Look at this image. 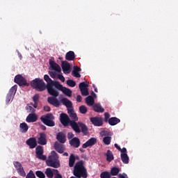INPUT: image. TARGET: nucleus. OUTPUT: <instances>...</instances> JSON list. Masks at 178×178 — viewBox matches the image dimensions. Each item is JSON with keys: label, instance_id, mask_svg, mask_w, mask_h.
<instances>
[{"label": "nucleus", "instance_id": "nucleus-46", "mask_svg": "<svg viewBox=\"0 0 178 178\" xmlns=\"http://www.w3.org/2000/svg\"><path fill=\"white\" fill-rule=\"evenodd\" d=\"M81 95L83 97H87V95H88L90 93L88 92V88L86 89H83L82 90H81Z\"/></svg>", "mask_w": 178, "mask_h": 178}, {"label": "nucleus", "instance_id": "nucleus-21", "mask_svg": "<svg viewBox=\"0 0 178 178\" xmlns=\"http://www.w3.org/2000/svg\"><path fill=\"white\" fill-rule=\"evenodd\" d=\"M26 145L33 149L37 147V140L35 138H30L26 140Z\"/></svg>", "mask_w": 178, "mask_h": 178}, {"label": "nucleus", "instance_id": "nucleus-20", "mask_svg": "<svg viewBox=\"0 0 178 178\" xmlns=\"http://www.w3.org/2000/svg\"><path fill=\"white\" fill-rule=\"evenodd\" d=\"M67 113L72 119L71 122H77V120H79V117H77V114L74 113V110H73V108H68Z\"/></svg>", "mask_w": 178, "mask_h": 178}, {"label": "nucleus", "instance_id": "nucleus-36", "mask_svg": "<svg viewBox=\"0 0 178 178\" xmlns=\"http://www.w3.org/2000/svg\"><path fill=\"white\" fill-rule=\"evenodd\" d=\"M61 91L63 94H65V95L70 97H72V94L73 92L72 90L66 87H64Z\"/></svg>", "mask_w": 178, "mask_h": 178}, {"label": "nucleus", "instance_id": "nucleus-15", "mask_svg": "<svg viewBox=\"0 0 178 178\" xmlns=\"http://www.w3.org/2000/svg\"><path fill=\"white\" fill-rule=\"evenodd\" d=\"M27 123H34L38 120V116L35 113H31L28 115L26 119Z\"/></svg>", "mask_w": 178, "mask_h": 178}, {"label": "nucleus", "instance_id": "nucleus-48", "mask_svg": "<svg viewBox=\"0 0 178 178\" xmlns=\"http://www.w3.org/2000/svg\"><path fill=\"white\" fill-rule=\"evenodd\" d=\"M49 74L51 77V79H56V76L58 74H56V72H55L49 71Z\"/></svg>", "mask_w": 178, "mask_h": 178}, {"label": "nucleus", "instance_id": "nucleus-23", "mask_svg": "<svg viewBox=\"0 0 178 178\" xmlns=\"http://www.w3.org/2000/svg\"><path fill=\"white\" fill-rule=\"evenodd\" d=\"M70 126H71L72 129L75 131V133H81V130H80V125H79V122H76V121H71V123L70 124Z\"/></svg>", "mask_w": 178, "mask_h": 178}, {"label": "nucleus", "instance_id": "nucleus-19", "mask_svg": "<svg viewBox=\"0 0 178 178\" xmlns=\"http://www.w3.org/2000/svg\"><path fill=\"white\" fill-rule=\"evenodd\" d=\"M49 65L51 69L55 70V72H57L58 73H60V72H62L60 66L58 63H55V61L49 60Z\"/></svg>", "mask_w": 178, "mask_h": 178}, {"label": "nucleus", "instance_id": "nucleus-31", "mask_svg": "<svg viewBox=\"0 0 178 178\" xmlns=\"http://www.w3.org/2000/svg\"><path fill=\"white\" fill-rule=\"evenodd\" d=\"M105 156H106L107 162H112V161L115 159L113 153L111 150H107L106 153L105 154Z\"/></svg>", "mask_w": 178, "mask_h": 178}, {"label": "nucleus", "instance_id": "nucleus-41", "mask_svg": "<svg viewBox=\"0 0 178 178\" xmlns=\"http://www.w3.org/2000/svg\"><path fill=\"white\" fill-rule=\"evenodd\" d=\"M101 178H111V173L108 171L102 172L100 175Z\"/></svg>", "mask_w": 178, "mask_h": 178}, {"label": "nucleus", "instance_id": "nucleus-6", "mask_svg": "<svg viewBox=\"0 0 178 178\" xmlns=\"http://www.w3.org/2000/svg\"><path fill=\"white\" fill-rule=\"evenodd\" d=\"M17 91V85L13 86L9 90L8 93L7 94L6 98V102L7 104H9L10 102V100H13V98H15V95H16V92Z\"/></svg>", "mask_w": 178, "mask_h": 178}, {"label": "nucleus", "instance_id": "nucleus-44", "mask_svg": "<svg viewBox=\"0 0 178 178\" xmlns=\"http://www.w3.org/2000/svg\"><path fill=\"white\" fill-rule=\"evenodd\" d=\"M67 84L70 87H76V81L72 80V79H68L67 81Z\"/></svg>", "mask_w": 178, "mask_h": 178}, {"label": "nucleus", "instance_id": "nucleus-3", "mask_svg": "<svg viewBox=\"0 0 178 178\" xmlns=\"http://www.w3.org/2000/svg\"><path fill=\"white\" fill-rule=\"evenodd\" d=\"M31 86L36 90V91H45L47 90V85L45 84V82H44V80L36 78L34 80H33L31 82Z\"/></svg>", "mask_w": 178, "mask_h": 178}, {"label": "nucleus", "instance_id": "nucleus-50", "mask_svg": "<svg viewBox=\"0 0 178 178\" xmlns=\"http://www.w3.org/2000/svg\"><path fill=\"white\" fill-rule=\"evenodd\" d=\"M109 118H111V114L109 113H104V122H108Z\"/></svg>", "mask_w": 178, "mask_h": 178}, {"label": "nucleus", "instance_id": "nucleus-40", "mask_svg": "<svg viewBox=\"0 0 178 178\" xmlns=\"http://www.w3.org/2000/svg\"><path fill=\"white\" fill-rule=\"evenodd\" d=\"M111 140H112V137L106 136L103 138V143H104V144H106V145H109V144H111Z\"/></svg>", "mask_w": 178, "mask_h": 178}, {"label": "nucleus", "instance_id": "nucleus-42", "mask_svg": "<svg viewBox=\"0 0 178 178\" xmlns=\"http://www.w3.org/2000/svg\"><path fill=\"white\" fill-rule=\"evenodd\" d=\"M88 88V84L86 83V82H82L79 83L80 91H83V90H86Z\"/></svg>", "mask_w": 178, "mask_h": 178}, {"label": "nucleus", "instance_id": "nucleus-49", "mask_svg": "<svg viewBox=\"0 0 178 178\" xmlns=\"http://www.w3.org/2000/svg\"><path fill=\"white\" fill-rule=\"evenodd\" d=\"M26 178H35V175H34V172H33V171L31 170L29 173L27 174Z\"/></svg>", "mask_w": 178, "mask_h": 178}, {"label": "nucleus", "instance_id": "nucleus-45", "mask_svg": "<svg viewBox=\"0 0 178 178\" xmlns=\"http://www.w3.org/2000/svg\"><path fill=\"white\" fill-rule=\"evenodd\" d=\"M72 75L77 79H80V77H81V74H80V72H79L72 71Z\"/></svg>", "mask_w": 178, "mask_h": 178}, {"label": "nucleus", "instance_id": "nucleus-8", "mask_svg": "<svg viewBox=\"0 0 178 178\" xmlns=\"http://www.w3.org/2000/svg\"><path fill=\"white\" fill-rule=\"evenodd\" d=\"M60 122L65 127L69 126L72 123V120L69 118V115L65 113H62L60 115Z\"/></svg>", "mask_w": 178, "mask_h": 178}, {"label": "nucleus", "instance_id": "nucleus-13", "mask_svg": "<svg viewBox=\"0 0 178 178\" xmlns=\"http://www.w3.org/2000/svg\"><path fill=\"white\" fill-rule=\"evenodd\" d=\"M44 173H45L47 177L53 178L54 175H55V176H58V175H59V171L58 170L48 168L46 169Z\"/></svg>", "mask_w": 178, "mask_h": 178}, {"label": "nucleus", "instance_id": "nucleus-22", "mask_svg": "<svg viewBox=\"0 0 178 178\" xmlns=\"http://www.w3.org/2000/svg\"><path fill=\"white\" fill-rule=\"evenodd\" d=\"M70 144L74 148H79L80 147V139L77 137L72 138V140H70Z\"/></svg>", "mask_w": 178, "mask_h": 178}, {"label": "nucleus", "instance_id": "nucleus-47", "mask_svg": "<svg viewBox=\"0 0 178 178\" xmlns=\"http://www.w3.org/2000/svg\"><path fill=\"white\" fill-rule=\"evenodd\" d=\"M56 77L58 79V80H60L62 83H65V76L62 74H57Z\"/></svg>", "mask_w": 178, "mask_h": 178}, {"label": "nucleus", "instance_id": "nucleus-57", "mask_svg": "<svg viewBox=\"0 0 178 178\" xmlns=\"http://www.w3.org/2000/svg\"><path fill=\"white\" fill-rule=\"evenodd\" d=\"M44 111H45L46 112H49L51 111V107H49L48 106H45L44 107Z\"/></svg>", "mask_w": 178, "mask_h": 178}, {"label": "nucleus", "instance_id": "nucleus-29", "mask_svg": "<svg viewBox=\"0 0 178 178\" xmlns=\"http://www.w3.org/2000/svg\"><path fill=\"white\" fill-rule=\"evenodd\" d=\"M118 123H120V119L116 118V117H113L111 118L108 120V124L110 126H116Z\"/></svg>", "mask_w": 178, "mask_h": 178}, {"label": "nucleus", "instance_id": "nucleus-12", "mask_svg": "<svg viewBox=\"0 0 178 178\" xmlns=\"http://www.w3.org/2000/svg\"><path fill=\"white\" fill-rule=\"evenodd\" d=\"M61 67L65 74H69L72 72V65L67 60L62 61Z\"/></svg>", "mask_w": 178, "mask_h": 178}, {"label": "nucleus", "instance_id": "nucleus-1", "mask_svg": "<svg viewBox=\"0 0 178 178\" xmlns=\"http://www.w3.org/2000/svg\"><path fill=\"white\" fill-rule=\"evenodd\" d=\"M74 176L78 178H87L88 177V174L87 173V169L84 167V162L80 161L77 162L74 167Z\"/></svg>", "mask_w": 178, "mask_h": 178}, {"label": "nucleus", "instance_id": "nucleus-14", "mask_svg": "<svg viewBox=\"0 0 178 178\" xmlns=\"http://www.w3.org/2000/svg\"><path fill=\"white\" fill-rule=\"evenodd\" d=\"M47 102L51 105H53V106H56V108L59 107V105H60L59 100L56 98V97L54 96L49 97L47 98Z\"/></svg>", "mask_w": 178, "mask_h": 178}, {"label": "nucleus", "instance_id": "nucleus-32", "mask_svg": "<svg viewBox=\"0 0 178 178\" xmlns=\"http://www.w3.org/2000/svg\"><path fill=\"white\" fill-rule=\"evenodd\" d=\"M86 102L88 106H93L94 104H95V100L92 96L89 95L86 98Z\"/></svg>", "mask_w": 178, "mask_h": 178}, {"label": "nucleus", "instance_id": "nucleus-53", "mask_svg": "<svg viewBox=\"0 0 178 178\" xmlns=\"http://www.w3.org/2000/svg\"><path fill=\"white\" fill-rule=\"evenodd\" d=\"M82 100H83V97H81V95H78L76 96V101H77V102H81Z\"/></svg>", "mask_w": 178, "mask_h": 178}, {"label": "nucleus", "instance_id": "nucleus-38", "mask_svg": "<svg viewBox=\"0 0 178 178\" xmlns=\"http://www.w3.org/2000/svg\"><path fill=\"white\" fill-rule=\"evenodd\" d=\"M119 172H120V168L113 167L111 170V176H118V175H119Z\"/></svg>", "mask_w": 178, "mask_h": 178}, {"label": "nucleus", "instance_id": "nucleus-39", "mask_svg": "<svg viewBox=\"0 0 178 178\" xmlns=\"http://www.w3.org/2000/svg\"><path fill=\"white\" fill-rule=\"evenodd\" d=\"M88 111V110L87 109V107L86 106L82 105L79 106V112L80 113H82V115H86V113H87Z\"/></svg>", "mask_w": 178, "mask_h": 178}, {"label": "nucleus", "instance_id": "nucleus-30", "mask_svg": "<svg viewBox=\"0 0 178 178\" xmlns=\"http://www.w3.org/2000/svg\"><path fill=\"white\" fill-rule=\"evenodd\" d=\"M19 130L21 133H27L29 131V125L26 122H22L19 124Z\"/></svg>", "mask_w": 178, "mask_h": 178}, {"label": "nucleus", "instance_id": "nucleus-11", "mask_svg": "<svg viewBox=\"0 0 178 178\" xmlns=\"http://www.w3.org/2000/svg\"><path fill=\"white\" fill-rule=\"evenodd\" d=\"M14 166L19 175L22 176V177H26V172H24V169L23 168V165L19 161L14 162Z\"/></svg>", "mask_w": 178, "mask_h": 178}, {"label": "nucleus", "instance_id": "nucleus-24", "mask_svg": "<svg viewBox=\"0 0 178 178\" xmlns=\"http://www.w3.org/2000/svg\"><path fill=\"white\" fill-rule=\"evenodd\" d=\"M61 102L67 109H72V108H73V103L66 97L63 98Z\"/></svg>", "mask_w": 178, "mask_h": 178}, {"label": "nucleus", "instance_id": "nucleus-4", "mask_svg": "<svg viewBox=\"0 0 178 178\" xmlns=\"http://www.w3.org/2000/svg\"><path fill=\"white\" fill-rule=\"evenodd\" d=\"M40 120L44 124L49 127H54V126H55V122L54 121L55 120V116L51 113L42 115Z\"/></svg>", "mask_w": 178, "mask_h": 178}, {"label": "nucleus", "instance_id": "nucleus-7", "mask_svg": "<svg viewBox=\"0 0 178 178\" xmlns=\"http://www.w3.org/2000/svg\"><path fill=\"white\" fill-rule=\"evenodd\" d=\"M35 156L40 161H47V156L44 155V147L41 145H38L35 149Z\"/></svg>", "mask_w": 178, "mask_h": 178}, {"label": "nucleus", "instance_id": "nucleus-26", "mask_svg": "<svg viewBox=\"0 0 178 178\" xmlns=\"http://www.w3.org/2000/svg\"><path fill=\"white\" fill-rule=\"evenodd\" d=\"M92 108L95 112H97L99 113H103V112H105V109L102 108V106L99 104H94Z\"/></svg>", "mask_w": 178, "mask_h": 178}, {"label": "nucleus", "instance_id": "nucleus-16", "mask_svg": "<svg viewBox=\"0 0 178 178\" xmlns=\"http://www.w3.org/2000/svg\"><path fill=\"white\" fill-rule=\"evenodd\" d=\"M90 120L94 126H97L98 127L102 126L104 124L102 120L99 117H92L90 118Z\"/></svg>", "mask_w": 178, "mask_h": 178}, {"label": "nucleus", "instance_id": "nucleus-10", "mask_svg": "<svg viewBox=\"0 0 178 178\" xmlns=\"http://www.w3.org/2000/svg\"><path fill=\"white\" fill-rule=\"evenodd\" d=\"M14 81L17 84H19L20 87H24L26 86H29L27 81H26V79L20 74L15 76L14 79Z\"/></svg>", "mask_w": 178, "mask_h": 178}, {"label": "nucleus", "instance_id": "nucleus-9", "mask_svg": "<svg viewBox=\"0 0 178 178\" xmlns=\"http://www.w3.org/2000/svg\"><path fill=\"white\" fill-rule=\"evenodd\" d=\"M51 90H54V91H55L56 92H57V95H50L52 97H59V91H62L63 90V88L65 87H63V86L62 84H60V82L59 81H53V83H51ZM54 87H56V88L57 90H59V91L56 90V89L54 88Z\"/></svg>", "mask_w": 178, "mask_h": 178}, {"label": "nucleus", "instance_id": "nucleus-63", "mask_svg": "<svg viewBox=\"0 0 178 178\" xmlns=\"http://www.w3.org/2000/svg\"><path fill=\"white\" fill-rule=\"evenodd\" d=\"M79 151H80L81 152H86V150L83 149V147H82V148L81 147V148L79 149Z\"/></svg>", "mask_w": 178, "mask_h": 178}, {"label": "nucleus", "instance_id": "nucleus-35", "mask_svg": "<svg viewBox=\"0 0 178 178\" xmlns=\"http://www.w3.org/2000/svg\"><path fill=\"white\" fill-rule=\"evenodd\" d=\"M79 126L81 129V131L83 134H87L88 133V128L87 127V125L82 122H79Z\"/></svg>", "mask_w": 178, "mask_h": 178}, {"label": "nucleus", "instance_id": "nucleus-5", "mask_svg": "<svg viewBox=\"0 0 178 178\" xmlns=\"http://www.w3.org/2000/svg\"><path fill=\"white\" fill-rule=\"evenodd\" d=\"M44 80L47 83L46 87L47 90V92L49 94V95H56L58 92L52 89V84L54 83V81L51 79V78L49 77V75L44 74Z\"/></svg>", "mask_w": 178, "mask_h": 178}, {"label": "nucleus", "instance_id": "nucleus-59", "mask_svg": "<svg viewBox=\"0 0 178 178\" xmlns=\"http://www.w3.org/2000/svg\"><path fill=\"white\" fill-rule=\"evenodd\" d=\"M40 129H41V130L45 131V130H47V127H45V125L41 124Z\"/></svg>", "mask_w": 178, "mask_h": 178}, {"label": "nucleus", "instance_id": "nucleus-61", "mask_svg": "<svg viewBox=\"0 0 178 178\" xmlns=\"http://www.w3.org/2000/svg\"><path fill=\"white\" fill-rule=\"evenodd\" d=\"M93 88H95V92H98V89L95 87V85H92Z\"/></svg>", "mask_w": 178, "mask_h": 178}, {"label": "nucleus", "instance_id": "nucleus-51", "mask_svg": "<svg viewBox=\"0 0 178 178\" xmlns=\"http://www.w3.org/2000/svg\"><path fill=\"white\" fill-rule=\"evenodd\" d=\"M73 137H74V134H73V133L69 132L67 134V138H68V140H71V138H73Z\"/></svg>", "mask_w": 178, "mask_h": 178}, {"label": "nucleus", "instance_id": "nucleus-34", "mask_svg": "<svg viewBox=\"0 0 178 178\" xmlns=\"http://www.w3.org/2000/svg\"><path fill=\"white\" fill-rule=\"evenodd\" d=\"M75 162H76V157L74 156V154H70V159H69L70 168H73V166H74Z\"/></svg>", "mask_w": 178, "mask_h": 178}, {"label": "nucleus", "instance_id": "nucleus-54", "mask_svg": "<svg viewBox=\"0 0 178 178\" xmlns=\"http://www.w3.org/2000/svg\"><path fill=\"white\" fill-rule=\"evenodd\" d=\"M27 111H29L30 112H35V109L31 106H29L26 107Z\"/></svg>", "mask_w": 178, "mask_h": 178}, {"label": "nucleus", "instance_id": "nucleus-37", "mask_svg": "<svg viewBox=\"0 0 178 178\" xmlns=\"http://www.w3.org/2000/svg\"><path fill=\"white\" fill-rule=\"evenodd\" d=\"M121 161L123 162V163L127 164L129 163V158L127 154H121Z\"/></svg>", "mask_w": 178, "mask_h": 178}, {"label": "nucleus", "instance_id": "nucleus-58", "mask_svg": "<svg viewBox=\"0 0 178 178\" xmlns=\"http://www.w3.org/2000/svg\"><path fill=\"white\" fill-rule=\"evenodd\" d=\"M114 147H115V148H117L118 149V151L122 150V148L120 147V146H119V145H118V143H115Z\"/></svg>", "mask_w": 178, "mask_h": 178}, {"label": "nucleus", "instance_id": "nucleus-43", "mask_svg": "<svg viewBox=\"0 0 178 178\" xmlns=\"http://www.w3.org/2000/svg\"><path fill=\"white\" fill-rule=\"evenodd\" d=\"M35 175L37 176V177H39V178H45V174H44L42 172V171H40V170H38L35 172Z\"/></svg>", "mask_w": 178, "mask_h": 178}, {"label": "nucleus", "instance_id": "nucleus-25", "mask_svg": "<svg viewBox=\"0 0 178 178\" xmlns=\"http://www.w3.org/2000/svg\"><path fill=\"white\" fill-rule=\"evenodd\" d=\"M56 138L59 143L61 144H65L66 143V135L62 132H59Z\"/></svg>", "mask_w": 178, "mask_h": 178}, {"label": "nucleus", "instance_id": "nucleus-27", "mask_svg": "<svg viewBox=\"0 0 178 178\" xmlns=\"http://www.w3.org/2000/svg\"><path fill=\"white\" fill-rule=\"evenodd\" d=\"M54 149H56V151H57V152H58L59 154H63L65 151L63 146L58 142H56L54 143Z\"/></svg>", "mask_w": 178, "mask_h": 178}, {"label": "nucleus", "instance_id": "nucleus-33", "mask_svg": "<svg viewBox=\"0 0 178 178\" xmlns=\"http://www.w3.org/2000/svg\"><path fill=\"white\" fill-rule=\"evenodd\" d=\"M33 101L34 104H31V105L33 106V108H38V102L40 101V95L36 94L33 97Z\"/></svg>", "mask_w": 178, "mask_h": 178}, {"label": "nucleus", "instance_id": "nucleus-56", "mask_svg": "<svg viewBox=\"0 0 178 178\" xmlns=\"http://www.w3.org/2000/svg\"><path fill=\"white\" fill-rule=\"evenodd\" d=\"M119 177H120V178H129V177H127V175L126 173H123L122 175V174H120V175H119Z\"/></svg>", "mask_w": 178, "mask_h": 178}, {"label": "nucleus", "instance_id": "nucleus-64", "mask_svg": "<svg viewBox=\"0 0 178 178\" xmlns=\"http://www.w3.org/2000/svg\"><path fill=\"white\" fill-rule=\"evenodd\" d=\"M92 98H94V99L95 100L96 98H97V94H95V95H93V96H92Z\"/></svg>", "mask_w": 178, "mask_h": 178}, {"label": "nucleus", "instance_id": "nucleus-18", "mask_svg": "<svg viewBox=\"0 0 178 178\" xmlns=\"http://www.w3.org/2000/svg\"><path fill=\"white\" fill-rule=\"evenodd\" d=\"M38 144H40V145H47V135L45 134H40V137L38 138Z\"/></svg>", "mask_w": 178, "mask_h": 178}, {"label": "nucleus", "instance_id": "nucleus-62", "mask_svg": "<svg viewBox=\"0 0 178 178\" xmlns=\"http://www.w3.org/2000/svg\"><path fill=\"white\" fill-rule=\"evenodd\" d=\"M63 155V156H69V153L64 152Z\"/></svg>", "mask_w": 178, "mask_h": 178}, {"label": "nucleus", "instance_id": "nucleus-60", "mask_svg": "<svg viewBox=\"0 0 178 178\" xmlns=\"http://www.w3.org/2000/svg\"><path fill=\"white\" fill-rule=\"evenodd\" d=\"M55 178H63L62 175L60 174H57V176H55Z\"/></svg>", "mask_w": 178, "mask_h": 178}, {"label": "nucleus", "instance_id": "nucleus-28", "mask_svg": "<svg viewBox=\"0 0 178 178\" xmlns=\"http://www.w3.org/2000/svg\"><path fill=\"white\" fill-rule=\"evenodd\" d=\"M76 58V54H74V51H70L66 53L65 54V59L66 60H74Z\"/></svg>", "mask_w": 178, "mask_h": 178}, {"label": "nucleus", "instance_id": "nucleus-2", "mask_svg": "<svg viewBox=\"0 0 178 178\" xmlns=\"http://www.w3.org/2000/svg\"><path fill=\"white\" fill-rule=\"evenodd\" d=\"M46 164L50 168H54V169L60 168V161H59V156L56 152L52 151L51 152V155L49 156L48 159L46 161Z\"/></svg>", "mask_w": 178, "mask_h": 178}, {"label": "nucleus", "instance_id": "nucleus-52", "mask_svg": "<svg viewBox=\"0 0 178 178\" xmlns=\"http://www.w3.org/2000/svg\"><path fill=\"white\" fill-rule=\"evenodd\" d=\"M72 72H81V68L77 67V66H74V70Z\"/></svg>", "mask_w": 178, "mask_h": 178}, {"label": "nucleus", "instance_id": "nucleus-17", "mask_svg": "<svg viewBox=\"0 0 178 178\" xmlns=\"http://www.w3.org/2000/svg\"><path fill=\"white\" fill-rule=\"evenodd\" d=\"M95 144H97V139L95 138H91L82 145V148H88V147H92Z\"/></svg>", "mask_w": 178, "mask_h": 178}, {"label": "nucleus", "instance_id": "nucleus-55", "mask_svg": "<svg viewBox=\"0 0 178 178\" xmlns=\"http://www.w3.org/2000/svg\"><path fill=\"white\" fill-rule=\"evenodd\" d=\"M120 151L121 154H127V149H126V147H123Z\"/></svg>", "mask_w": 178, "mask_h": 178}]
</instances>
